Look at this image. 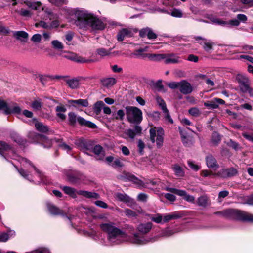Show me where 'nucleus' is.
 I'll use <instances>...</instances> for the list:
<instances>
[{
	"label": "nucleus",
	"mask_w": 253,
	"mask_h": 253,
	"mask_svg": "<svg viewBox=\"0 0 253 253\" xmlns=\"http://www.w3.org/2000/svg\"><path fill=\"white\" fill-rule=\"evenodd\" d=\"M76 19L75 25L80 29L86 30L89 27L93 30H103L105 25L102 21L88 11L82 8L74 10Z\"/></svg>",
	"instance_id": "f257e3e1"
},
{
	"label": "nucleus",
	"mask_w": 253,
	"mask_h": 253,
	"mask_svg": "<svg viewBox=\"0 0 253 253\" xmlns=\"http://www.w3.org/2000/svg\"><path fill=\"white\" fill-rule=\"evenodd\" d=\"M100 227L107 233L108 240L113 245L120 244L128 239L127 234L116 227L113 222L103 223L100 224Z\"/></svg>",
	"instance_id": "f03ea898"
},
{
	"label": "nucleus",
	"mask_w": 253,
	"mask_h": 253,
	"mask_svg": "<svg viewBox=\"0 0 253 253\" xmlns=\"http://www.w3.org/2000/svg\"><path fill=\"white\" fill-rule=\"evenodd\" d=\"M100 227L107 233L108 240L113 245L120 244L128 239L127 234L116 227L113 222L103 223L100 224Z\"/></svg>",
	"instance_id": "7ed1b4c3"
},
{
	"label": "nucleus",
	"mask_w": 253,
	"mask_h": 253,
	"mask_svg": "<svg viewBox=\"0 0 253 253\" xmlns=\"http://www.w3.org/2000/svg\"><path fill=\"white\" fill-rule=\"evenodd\" d=\"M216 214H220L227 218L253 222V214L237 210L228 209L222 211L216 212Z\"/></svg>",
	"instance_id": "20e7f679"
},
{
	"label": "nucleus",
	"mask_w": 253,
	"mask_h": 253,
	"mask_svg": "<svg viewBox=\"0 0 253 253\" xmlns=\"http://www.w3.org/2000/svg\"><path fill=\"white\" fill-rule=\"evenodd\" d=\"M126 115L128 122L134 124H140L143 119L142 112L134 106H126L125 108Z\"/></svg>",
	"instance_id": "39448f33"
},
{
	"label": "nucleus",
	"mask_w": 253,
	"mask_h": 253,
	"mask_svg": "<svg viewBox=\"0 0 253 253\" xmlns=\"http://www.w3.org/2000/svg\"><path fill=\"white\" fill-rule=\"evenodd\" d=\"M150 138L152 143L156 142L157 147L161 148L164 143V131L161 127H152L150 129Z\"/></svg>",
	"instance_id": "423d86ee"
},
{
	"label": "nucleus",
	"mask_w": 253,
	"mask_h": 253,
	"mask_svg": "<svg viewBox=\"0 0 253 253\" xmlns=\"http://www.w3.org/2000/svg\"><path fill=\"white\" fill-rule=\"evenodd\" d=\"M63 190L66 194L74 198H76L77 195H82L86 198H93L95 199H98L99 198V195L96 193L84 190L76 191L74 188L68 186L63 187Z\"/></svg>",
	"instance_id": "0eeeda50"
},
{
	"label": "nucleus",
	"mask_w": 253,
	"mask_h": 253,
	"mask_svg": "<svg viewBox=\"0 0 253 253\" xmlns=\"http://www.w3.org/2000/svg\"><path fill=\"white\" fill-rule=\"evenodd\" d=\"M0 111H2L5 114L8 115L20 114L21 109L15 104H8L5 101L0 99Z\"/></svg>",
	"instance_id": "6e6552de"
},
{
	"label": "nucleus",
	"mask_w": 253,
	"mask_h": 253,
	"mask_svg": "<svg viewBox=\"0 0 253 253\" xmlns=\"http://www.w3.org/2000/svg\"><path fill=\"white\" fill-rule=\"evenodd\" d=\"M129 180L132 181L133 183L136 184L139 188H151L152 186H154L157 185L159 183V180H154L147 179L145 181H142L139 179L134 175H131L129 176Z\"/></svg>",
	"instance_id": "1a4fd4ad"
},
{
	"label": "nucleus",
	"mask_w": 253,
	"mask_h": 253,
	"mask_svg": "<svg viewBox=\"0 0 253 253\" xmlns=\"http://www.w3.org/2000/svg\"><path fill=\"white\" fill-rule=\"evenodd\" d=\"M57 17L54 18L50 23L45 20L35 19L36 21L34 26L36 28H42L47 30H51L53 28H57L60 25V22L57 20Z\"/></svg>",
	"instance_id": "9d476101"
},
{
	"label": "nucleus",
	"mask_w": 253,
	"mask_h": 253,
	"mask_svg": "<svg viewBox=\"0 0 253 253\" xmlns=\"http://www.w3.org/2000/svg\"><path fill=\"white\" fill-rule=\"evenodd\" d=\"M166 190L168 191L177 194L178 196L183 197V199L187 202H194V197L192 195L188 194L185 190L177 189L173 188H167Z\"/></svg>",
	"instance_id": "9b49d317"
},
{
	"label": "nucleus",
	"mask_w": 253,
	"mask_h": 253,
	"mask_svg": "<svg viewBox=\"0 0 253 253\" xmlns=\"http://www.w3.org/2000/svg\"><path fill=\"white\" fill-rule=\"evenodd\" d=\"M151 239L141 236L137 233H135L131 237L129 238V241L134 244L144 245L151 241Z\"/></svg>",
	"instance_id": "f8f14e48"
},
{
	"label": "nucleus",
	"mask_w": 253,
	"mask_h": 253,
	"mask_svg": "<svg viewBox=\"0 0 253 253\" xmlns=\"http://www.w3.org/2000/svg\"><path fill=\"white\" fill-rule=\"evenodd\" d=\"M237 173V170L234 168L223 169L218 171L216 175L222 178H227L235 175Z\"/></svg>",
	"instance_id": "ddd939ff"
},
{
	"label": "nucleus",
	"mask_w": 253,
	"mask_h": 253,
	"mask_svg": "<svg viewBox=\"0 0 253 253\" xmlns=\"http://www.w3.org/2000/svg\"><path fill=\"white\" fill-rule=\"evenodd\" d=\"M77 146L82 150H90L93 148V142L90 140L80 139L76 143Z\"/></svg>",
	"instance_id": "4468645a"
},
{
	"label": "nucleus",
	"mask_w": 253,
	"mask_h": 253,
	"mask_svg": "<svg viewBox=\"0 0 253 253\" xmlns=\"http://www.w3.org/2000/svg\"><path fill=\"white\" fill-rule=\"evenodd\" d=\"M225 103L223 99L215 98L210 101L204 102V105L210 109H216L218 107L219 104H224Z\"/></svg>",
	"instance_id": "2eb2a0df"
},
{
	"label": "nucleus",
	"mask_w": 253,
	"mask_h": 253,
	"mask_svg": "<svg viewBox=\"0 0 253 253\" xmlns=\"http://www.w3.org/2000/svg\"><path fill=\"white\" fill-rule=\"evenodd\" d=\"M133 33L131 29L124 28L120 30L117 35V40L118 41H122L125 38L132 37Z\"/></svg>",
	"instance_id": "dca6fc26"
},
{
	"label": "nucleus",
	"mask_w": 253,
	"mask_h": 253,
	"mask_svg": "<svg viewBox=\"0 0 253 253\" xmlns=\"http://www.w3.org/2000/svg\"><path fill=\"white\" fill-rule=\"evenodd\" d=\"M181 62V58L178 55L174 53L166 54V60H165L166 64H177Z\"/></svg>",
	"instance_id": "f3484780"
},
{
	"label": "nucleus",
	"mask_w": 253,
	"mask_h": 253,
	"mask_svg": "<svg viewBox=\"0 0 253 253\" xmlns=\"http://www.w3.org/2000/svg\"><path fill=\"white\" fill-rule=\"evenodd\" d=\"M179 89L180 92L184 94H189L192 91V87L191 84L184 80L180 82Z\"/></svg>",
	"instance_id": "a211bd4d"
},
{
	"label": "nucleus",
	"mask_w": 253,
	"mask_h": 253,
	"mask_svg": "<svg viewBox=\"0 0 253 253\" xmlns=\"http://www.w3.org/2000/svg\"><path fill=\"white\" fill-rule=\"evenodd\" d=\"M152 225L151 222L140 223L137 227V230L143 234H145L150 231Z\"/></svg>",
	"instance_id": "6ab92c4d"
},
{
	"label": "nucleus",
	"mask_w": 253,
	"mask_h": 253,
	"mask_svg": "<svg viewBox=\"0 0 253 253\" xmlns=\"http://www.w3.org/2000/svg\"><path fill=\"white\" fill-rule=\"evenodd\" d=\"M139 35L141 37L147 36L149 39H155L157 38V35L149 28L141 29L139 31Z\"/></svg>",
	"instance_id": "aec40b11"
},
{
	"label": "nucleus",
	"mask_w": 253,
	"mask_h": 253,
	"mask_svg": "<svg viewBox=\"0 0 253 253\" xmlns=\"http://www.w3.org/2000/svg\"><path fill=\"white\" fill-rule=\"evenodd\" d=\"M13 35L14 38L21 42H26L29 37V34L24 31L13 32Z\"/></svg>",
	"instance_id": "412c9836"
},
{
	"label": "nucleus",
	"mask_w": 253,
	"mask_h": 253,
	"mask_svg": "<svg viewBox=\"0 0 253 253\" xmlns=\"http://www.w3.org/2000/svg\"><path fill=\"white\" fill-rule=\"evenodd\" d=\"M42 10L44 12V15L41 17L40 20H45L46 18H49L50 20H52L56 18V15H55L49 8L45 7H42Z\"/></svg>",
	"instance_id": "4be33fe9"
},
{
	"label": "nucleus",
	"mask_w": 253,
	"mask_h": 253,
	"mask_svg": "<svg viewBox=\"0 0 253 253\" xmlns=\"http://www.w3.org/2000/svg\"><path fill=\"white\" fill-rule=\"evenodd\" d=\"M147 51V48H140L135 50L132 54V57H135L139 58H145L146 57H150V54L144 53V52Z\"/></svg>",
	"instance_id": "5701e85b"
},
{
	"label": "nucleus",
	"mask_w": 253,
	"mask_h": 253,
	"mask_svg": "<svg viewBox=\"0 0 253 253\" xmlns=\"http://www.w3.org/2000/svg\"><path fill=\"white\" fill-rule=\"evenodd\" d=\"M92 149L93 152L96 156V159L99 160H103L105 156V153L102 146L97 145L95 146Z\"/></svg>",
	"instance_id": "b1692460"
},
{
	"label": "nucleus",
	"mask_w": 253,
	"mask_h": 253,
	"mask_svg": "<svg viewBox=\"0 0 253 253\" xmlns=\"http://www.w3.org/2000/svg\"><path fill=\"white\" fill-rule=\"evenodd\" d=\"M206 164L209 168L216 169L218 168L215 159L211 155H209L206 157Z\"/></svg>",
	"instance_id": "393cba45"
},
{
	"label": "nucleus",
	"mask_w": 253,
	"mask_h": 253,
	"mask_svg": "<svg viewBox=\"0 0 253 253\" xmlns=\"http://www.w3.org/2000/svg\"><path fill=\"white\" fill-rule=\"evenodd\" d=\"M77 121L81 125L84 126L89 128H95L97 127V126L95 124L90 121H86L81 117H78L77 118Z\"/></svg>",
	"instance_id": "a878e982"
},
{
	"label": "nucleus",
	"mask_w": 253,
	"mask_h": 253,
	"mask_svg": "<svg viewBox=\"0 0 253 253\" xmlns=\"http://www.w3.org/2000/svg\"><path fill=\"white\" fill-rule=\"evenodd\" d=\"M101 83L103 86L110 87L116 83V80L113 77L104 78L101 80Z\"/></svg>",
	"instance_id": "bb28decb"
},
{
	"label": "nucleus",
	"mask_w": 253,
	"mask_h": 253,
	"mask_svg": "<svg viewBox=\"0 0 253 253\" xmlns=\"http://www.w3.org/2000/svg\"><path fill=\"white\" fill-rule=\"evenodd\" d=\"M24 3L28 7L33 10H38L42 5L40 1H35L31 0H25L24 1Z\"/></svg>",
	"instance_id": "cd10ccee"
},
{
	"label": "nucleus",
	"mask_w": 253,
	"mask_h": 253,
	"mask_svg": "<svg viewBox=\"0 0 253 253\" xmlns=\"http://www.w3.org/2000/svg\"><path fill=\"white\" fill-rule=\"evenodd\" d=\"M66 110V107L62 105H58L56 106L55 108L57 116L62 120H64L66 119V115L64 113H65Z\"/></svg>",
	"instance_id": "c85d7f7f"
},
{
	"label": "nucleus",
	"mask_w": 253,
	"mask_h": 253,
	"mask_svg": "<svg viewBox=\"0 0 253 253\" xmlns=\"http://www.w3.org/2000/svg\"><path fill=\"white\" fill-rule=\"evenodd\" d=\"M115 198L118 201L125 203H129L131 202V199L126 194L117 193L115 194Z\"/></svg>",
	"instance_id": "c756f323"
},
{
	"label": "nucleus",
	"mask_w": 253,
	"mask_h": 253,
	"mask_svg": "<svg viewBox=\"0 0 253 253\" xmlns=\"http://www.w3.org/2000/svg\"><path fill=\"white\" fill-rule=\"evenodd\" d=\"M172 169L174 172V174L178 177L181 178L184 176L185 172L183 169L177 164L172 166Z\"/></svg>",
	"instance_id": "7c9ffc66"
},
{
	"label": "nucleus",
	"mask_w": 253,
	"mask_h": 253,
	"mask_svg": "<svg viewBox=\"0 0 253 253\" xmlns=\"http://www.w3.org/2000/svg\"><path fill=\"white\" fill-rule=\"evenodd\" d=\"M65 81L68 85L72 89H76L79 86V80L77 79H67L66 78Z\"/></svg>",
	"instance_id": "2f4dec72"
},
{
	"label": "nucleus",
	"mask_w": 253,
	"mask_h": 253,
	"mask_svg": "<svg viewBox=\"0 0 253 253\" xmlns=\"http://www.w3.org/2000/svg\"><path fill=\"white\" fill-rule=\"evenodd\" d=\"M48 209L49 211L52 214L59 215L63 214V211L62 210L52 204H48Z\"/></svg>",
	"instance_id": "473e14b6"
},
{
	"label": "nucleus",
	"mask_w": 253,
	"mask_h": 253,
	"mask_svg": "<svg viewBox=\"0 0 253 253\" xmlns=\"http://www.w3.org/2000/svg\"><path fill=\"white\" fill-rule=\"evenodd\" d=\"M35 127L39 131L46 133L49 130V128L47 126L44 125L42 123L37 122L35 124Z\"/></svg>",
	"instance_id": "72a5a7b5"
},
{
	"label": "nucleus",
	"mask_w": 253,
	"mask_h": 253,
	"mask_svg": "<svg viewBox=\"0 0 253 253\" xmlns=\"http://www.w3.org/2000/svg\"><path fill=\"white\" fill-rule=\"evenodd\" d=\"M104 103L102 101H98L96 102L94 105L93 107L94 112L97 114L98 115L100 114L102 109L103 108L104 106Z\"/></svg>",
	"instance_id": "f704fd0d"
},
{
	"label": "nucleus",
	"mask_w": 253,
	"mask_h": 253,
	"mask_svg": "<svg viewBox=\"0 0 253 253\" xmlns=\"http://www.w3.org/2000/svg\"><path fill=\"white\" fill-rule=\"evenodd\" d=\"M182 142L186 146L192 144L194 142L193 138L189 136H186L183 134L182 131H180Z\"/></svg>",
	"instance_id": "c9c22d12"
},
{
	"label": "nucleus",
	"mask_w": 253,
	"mask_h": 253,
	"mask_svg": "<svg viewBox=\"0 0 253 253\" xmlns=\"http://www.w3.org/2000/svg\"><path fill=\"white\" fill-rule=\"evenodd\" d=\"M88 106V102L87 99H79L78 100H75V102L74 104L75 107H87Z\"/></svg>",
	"instance_id": "e433bc0d"
},
{
	"label": "nucleus",
	"mask_w": 253,
	"mask_h": 253,
	"mask_svg": "<svg viewBox=\"0 0 253 253\" xmlns=\"http://www.w3.org/2000/svg\"><path fill=\"white\" fill-rule=\"evenodd\" d=\"M11 137L15 142L20 145L24 144L25 141L23 140L19 135L16 132H12L11 134Z\"/></svg>",
	"instance_id": "4c0bfd02"
},
{
	"label": "nucleus",
	"mask_w": 253,
	"mask_h": 253,
	"mask_svg": "<svg viewBox=\"0 0 253 253\" xmlns=\"http://www.w3.org/2000/svg\"><path fill=\"white\" fill-rule=\"evenodd\" d=\"M250 86V80L243 82L239 84V88L243 93H247V89Z\"/></svg>",
	"instance_id": "58836bf2"
},
{
	"label": "nucleus",
	"mask_w": 253,
	"mask_h": 253,
	"mask_svg": "<svg viewBox=\"0 0 253 253\" xmlns=\"http://www.w3.org/2000/svg\"><path fill=\"white\" fill-rule=\"evenodd\" d=\"M51 45L53 47L59 51H61L64 48V45L61 42L58 40H53L51 42Z\"/></svg>",
	"instance_id": "ea45409f"
},
{
	"label": "nucleus",
	"mask_w": 253,
	"mask_h": 253,
	"mask_svg": "<svg viewBox=\"0 0 253 253\" xmlns=\"http://www.w3.org/2000/svg\"><path fill=\"white\" fill-rule=\"evenodd\" d=\"M208 198L205 196H203L200 197L198 199L197 203H198V205L203 207H205L208 205Z\"/></svg>",
	"instance_id": "a19ab883"
},
{
	"label": "nucleus",
	"mask_w": 253,
	"mask_h": 253,
	"mask_svg": "<svg viewBox=\"0 0 253 253\" xmlns=\"http://www.w3.org/2000/svg\"><path fill=\"white\" fill-rule=\"evenodd\" d=\"M157 102L159 104V105L161 107L164 112H167V108L166 107V104L164 100L161 98L160 97H157L156 98Z\"/></svg>",
	"instance_id": "79ce46f5"
},
{
	"label": "nucleus",
	"mask_w": 253,
	"mask_h": 253,
	"mask_svg": "<svg viewBox=\"0 0 253 253\" xmlns=\"http://www.w3.org/2000/svg\"><path fill=\"white\" fill-rule=\"evenodd\" d=\"M167 54H150V57L153 58L156 61H160L161 60H166Z\"/></svg>",
	"instance_id": "37998d69"
},
{
	"label": "nucleus",
	"mask_w": 253,
	"mask_h": 253,
	"mask_svg": "<svg viewBox=\"0 0 253 253\" xmlns=\"http://www.w3.org/2000/svg\"><path fill=\"white\" fill-rule=\"evenodd\" d=\"M178 217L176 213L167 214L163 217V222H167L172 219L177 218Z\"/></svg>",
	"instance_id": "c03bdc74"
},
{
	"label": "nucleus",
	"mask_w": 253,
	"mask_h": 253,
	"mask_svg": "<svg viewBox=\"0 0 253 253\" xmlns=\"http://www.w3.org/2000/svg\"><path fill=\"white\" fill-rule=\"evenodd\" d=\"M189 113L194 117H198L201 115L200 110L196 107H193L190 108L188 111Z\"/></svg>",
	"instance_id": "a18cd8bd"
},
{
	"label": "nucleus",
	"mask_w": 253,
	"mask_h": 253,
	"mask_svg": "<svg viewBox=\"0 0 253 253\" xmlns=\"http://www.w3.org/2000/svg\"><path fill=\"white\" fill-rule=\"evenodd\" d=\"M168 13L170 14L173 17L177 18H181L183 15L181 11L178 9H173L170 13L168 12Z\"/></svg>",
	"instance_id": "49530a36"
},
{
	"label": "nucleus",
	"mask_w": 253,
	"mask_h": 253,
	"mask_svg": "<svg viewBox=\"0 0 253 253\" xmlns=\"http://www.w3.org/2000/svg\"><path fill=\"white\" fill-rule=\"evenodd\" d=\"M77 118L76 115L74 112H70L68 114V119L69 123L71 125H74L77 121Z\"/></svg>",
	"instance_id": "de8ad7c7"
},
{
	"label": "nucleus",
	"mask_w": 253,
	"mask_h": 253,
	"mask_svg": "<svg viewBox=\"0 0 253 253\" xmlns=\"http://www.w3.org/2000/svg\"><path fill=\"white\" fill-rule=\"evenodd\" d=\"M214 45L213 42L210 41H205L204 42L203 48L207 52L211 50Z\"/></svg>",
	"instance_id": "09e8293b"
},
{
	"label": "nucleus",
	"mask_w": 253,
	"mask_h": 253,
	"mask_svg": "<svg viewBox=\"0 0 253 253\" xmlns=\"http://www.w3.org/2000/svg\"><path fill=\"white\" fill-rule=\"evenodd\" d=\"M10 149V146L3 141H0V153Z\"/></svg>",
	"instance_id": "8fccbe9b"
},
{
	"label": "nucleus",
	"mask_w": 253,
	"mask_h": 253,
	"mask_svg": "<svg viewBox=\"0 0 253 253\" xmlns=\"http://www.w3.org/2000/svg\"><path fill=\"white\" fill-rule=\"evenodd\" d=\"M111 49L106 50L104 48H99L97 49V53L101 56H105L109 55L111 53Z\"/></svg>",
	"instance_id": "3c124183"
},
{
	"label": "nucleus",
	"mask_w": 253,
	"mask_h": 253,
	"mask_svg": "<svg viewBox=\"0 0 253 253\" xmlns=\"http://www.w3.org/2000/svg\"><path fill=\"white\" fill-rule=\"evenodd\" d=\"M42 106V103L40 100H35L31 104V107L34 110H39Z\"/></svg>",
	"instance_id": "603ef678"
},
{
	"label": "nucleus",
	"mask_w": 253,
	"mask_h": 253,
	"mask_svg": "<svg viewBox=\"0 0 253 253\" xmlns=\"http://www.w3.org/2000/svg\"><path fill=\"white\" fill-rule=\"evenodd\" d=\"M126 114V112L122 109H120L117 111L116 113V116H115V118L116 120H123L124 118V116Z\"/></svg>",
	"instance_id": "864d4df0"
},
{
	"label": "nucleus",
	"mask_w": 253,
	"mask_h": 253,
	"mask_svg": "<svg viewBox=\"0 0 253 253\" xmlns=\"http://www.w3.org/2000/svg\"><path fill=\"white\" fill-rule=\"evenodd\" d=\"M75 61L80 63H89L92 61V60L85 59L84 57H82L76 54V58Z\"/></svg>",
	"instance_id": "5fc2aeb1"
},
{
	"label": "nucleus",
	"mask_w": 253,
	"mask_h": 253,
	"mask_svg": "<svg viewBox=\"0 0 253 253\" xmlns=\"http://www.w3.org/2000/svg\"><path fill=\"white\" fill-rule=\"evenodd\" d=\"M176 231L174 230H172L170 229H166L162 232V236H166V237H169L174 233H175Z\"/></svg>",
	"instance_id": "6e6d98bb"
},
{
	"label": "nucleus",
	"mask_w": 253,
	"mask_h": 253,
	"mask_svg": "<svg viewBox=\"0 0 253 253\" xmlns=\"http://www.w3.org/2000/svg\"><path fill=\"white\" fill-rule=\"evenodd\" d=\"M151 219L156 223H160L163 220V216L160 214H157L155 216L152 217Z\"/></svg>",
	"instance_id": "4d7b16f0"
},
{
	"label": "nucleus",
	"mask_w": 253,
	"mask_h": 253,
	"mask_svg": "<svg viewBox=\"0 0 253 253\" xmlns=\"http://www.w3.org/2000/svg\"><path fill=\"white\" fill-rule=\"evenodd\" d=\"M187 163L189 167L194 171H198L200 169V167L199 165L195 164L192 161L189 160Z\"/></svg>",
	"instance_id": "13d9d810"
},
{
	"label": "nucleus",
	"mask_w": 253,
	"mask_h": 253,
	"mask_svg": "<svg viewBox=\"0 0 253 253\" xmlns=\"http://www.w3.org/2000/svg\"><path fill=\"white\" fill-rule=\"evenodd\" d=\"M10 32L8 27H6L3 25L1 23H0V33L3 34H8Z\"/></svg>",
	"instance_id": "bf43d9fd"
},
{
	"label": "nucleus",
	"mask_w": 253,
	"mask_h": 253,
	"mask_svg": "<svg viewBox=\"0 0 253 253\" xmlns=\"http://www.w3.org/2000/svg\"><path fill=\"white\" fill-rule=\"evenodd\" d=\"M20 14L24 17H31L32 16V12L30 10L22 8L20 11Z\"/></svg>",
	"instance_id": "052dcab7"
},
{
	"label": "nucleus",
	"mask_w": 253,
	"mask_h": 253,
	"mask_svg": "<svg viewBox=\"0 0 253 253\" xmlns=\"http://www.w3.org/2000/svg\"><path fill=\"white\" fill-rule=\"evenodd\" d=\"M125 213L127 217H136L137 216L135 212L129 209H125Z\"/></svg>",
	"instance_id": "680f3d73"
},
{
	"label": "nucleus",
	"mask_w": 253,
	"mask_h": 253,
	"mask_svg": "<svg viewBox=\"0 0 253 253\" xmlns=\"http://www.w3.org/2000/svg\"><path fill=\"white\" fill-rule=\"evenodd\" d=\"M31 40L34 42H40L42 40V35L40 34H35L32 36Z\"/></svg>",
	"instance_id": "e2e57ef3"
},
{
	"label": "nucleus",
	"mask_w": 253,
	"mask_h": 253,
	"mask_svg": "<svg viewBox=\"0 0 253 253\" xmlns=\"http://www.w3.org/2000/svg\"><path fill=\"white\" fill-rule=\"evenodd\" d=\"M236 78L239 84H240L243 82L249 80V78L246 76L240 74L237 75Z\"/></svg>",
	"instance_id": "0e129e2a"
},
{
	"label": "nucleus",
	"mask_w": 253,
	"mask_h": 253,
	"mask_svg": "<svg viewBox=\"0 0 253 253\" xmlns=\"http://www.w3.org/2000/svg\"><path fill=\"white\" fill-rule=\"evenodd\" d=\"M180 82H172L168 84V86L171 89L179 88Z\"/></svg>",
	"instance_id": "69168bd1"
},
{
	"label": "nucleus",
	"mask_w": 253,
	"mask_h": 253,
	"mask_svg": "<svg viewBox=\"0 0 253 253\" xmlns=\"http://www.w3.org/2000/svg\"><path fill=\"white\" fill-rule=\"evenodd\" d=\"M9 239V236L7 233L2 232L0 233V242H5Z\"/></svg>",
	"instance_id": "338daca9"
},
{
	"label": "nucleus",
	"mask_w": 253,
	"mask_h": 253,
	"mask_svg": "<svg viewBox=\"0 0 253 253\" xmlns=\"http://www.w3.org/2000/svg\"><path fill=\"white\" fill-rule=\"evenodd\" d=\"M126 134L131 139H134L136 134L134 131L131 129H127Z\"/></svg>",
	"instance_id": "774afa93"
}]
</instances>
